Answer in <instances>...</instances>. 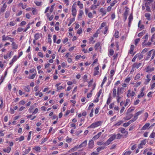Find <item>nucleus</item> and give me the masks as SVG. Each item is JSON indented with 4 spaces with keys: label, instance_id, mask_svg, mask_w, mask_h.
<instances>
[{
    "label": "nucleus",
    "instance_id": "obj_1",
    "mask_svg": "<svg viewBox=\"0 0 155 155\" xmlns=\"http://www.w3.org/2000/svg\"><path fill=\"white\" fill-rule=\"evenodd\" d=\"M102 122L101 121L96 122L92 123L89 127H88L91 128H94L101 125Z\"/></svg>",
    "mask_w": 155,
    "mask_h": 155
},
{
    "label": "nucleus",
    "instance_id": "obj_2",
    "mask_svg": "<svg viewBox=\"0 0 155 155\" xmlns=\"http://www.w3.org/2000/svg\"><path fill=\"white\" fill-rule=\"evenodd\" d=\"M87 140H85L79 146H75L74 148H72L70 150L72 151L75 149H77L78 148H81L83 147H85L87 145Z\"/></svg>",
    "mask_w": 155,
    "mask_h": 155
},
{
    "label": "nucleus",
    "instance_id": "obj_3",
    "mask_svg": "<svg viewBox=\"0 0 155 155\" xmlns=\"http://www.w3.org/2000/svg\"><path fill=\"white\" fill-rule=\"evenodd\" d=\"M142 64V63H140L139 64L137 63H134L132 65V68L131 71H133L135 70V68L138 69L140 67H141Z\"/></svg>",
    "mask_w": 155,
    "mask_h": 155
},
{
    "label": "nucleus",
    "instance_id": "obj_4",
    "mask_svg": "<svg viewBox=\"0 0 155 155\" xmlns=\"http://www.w3.org/2000/svg\"><path fill=\"white\" fill-rule=\"evenodd\" d=\"M116 138V135H112L107 140L105 143V145L107 146L109 144L110 142Z\"/></svg>",
    "mask_w": 155,
    "mask_h": 155
},
{
    "label": "nucleus",
    "instance_id": "obj_5",
    "mask_svg": "<svg viewBox=\"0 0 155 155\" xmlns=\"http://www.w3.org/2000/svg\"><path fill=\"white\" fill-rule=\"evenodd\" d=\"M118 130L119 132H120L122 134H124V136L125 138L127 137L128 134V132L126 131L125 129L122 127H120L118 129Z\"/></svg>",
    "mask_w": 155,
    "mask_h": 155
},
{
    "label": "nucleus",
    "instance_id": "obj_6",
    "mask_svg": "<svg viewBox=\"0 0 155 155\" xmlns=\"http://www.w3.org/2000/svg\"><path fill=\"white\" fill-rule=\"evenodd\" d=\"M124 89L123 87H118L117 88V95H120L123 92Z\"/></svg>",
    "mask_w": 155,
    "mask_h": 155
},
{
    "label": "nucleus",
    "instance_id": "obj_7",
    "mask_svg": "<svg viewBox=\"0 0 155 155\" xmlns=\"http://www.w3.org/2000/svg\"><path fill=\"white\" fill-rule=\"evenodd\" d=\"M77 10L74 5L72 6V14L74 17L76 15Z\"/></svg>",
    "mask_w": 155,
    "mask_h": 155
},
{
    "label": "nucleus",
    "instance_id": "obj_8",
    "mask_svg": "<svg viewBox=\"0 0 155 155\" xmlns=\"http://www.w3.org/2000/svg\"><path fill=\"white\" fill-rule=\"evenodd\" d=\"M146 2L145 3V6L146 7L150 6L151 3L153 1V0H146Z\"/></svg>",
    "mask_w": 155,
    "mask_h": 155
},
{
    "label": "nucleus",
    "instance_id": "obj_9",
    "mask_svg": "<svg viewBox=\"0 0 155 155\" xmlns=\"http://www.w3.org/2000/svg\"><path fill=\"white\" fill-rule=\"evenodd\" d=\"M10 10H7L5 12V18H8L10 15Z\"/></svg>",
    "mask_w": 155,
    "mask_h": 155
},
{
    "label": "nucleus",
    "instance_id": "obj_10",
    "mask_svg": "<svg viewBox=\"0 0 155 155\" xmlns=\"http://www.w3.org/2000/svg\"><path fill=\"white\" fill-rule=\"evenodd\" d=\"M131 90H129L128 91V93L127 94V96L128 97H130V96L133 97L134 96L135 94V93L134 92L132 91L131 93H130Z\"/></svg>",
    "mask_w": 155,
    "mask_h": 155
},
{
    "label": "nucleus",
    "instance_id": "obj_11",
    "mask_svg": "<svg viewBox=\"0 0 155 155\" xmlns=\"http://www.w3.org/2000/svg\"><path fill=\"white\" fill-rule=\"evenodd\" d=\"M143 112V110H141L140 111H139L138 112H137V113L135 114V116L134 117V118L136 120L137 119V117L140 115Z\"/></svg>",
    "mask_w": 155,
    "mask_h": 155
},
{
    "label": "nucleus",
    "instance_id": "obj_12",
    "mask_svg": "<svg viewBox=\"0 0 155 155\" xmlns=\"http://www.w3.org/2000/svg\"><path fill=\"white\" fill-rule=\"evenodd\" d=\"M84 14V12L82 10H80L79 12V14L78 15V19L81 20L82 18V15Z\"/></svg>",
    "mask_w": 155,
    "mask_h": 155
},
{
    "label": "nucleus",
    "instance_id": "obj_13",
    "mask_svg": "<svg viewBox=\"0 0 155 155\" xmlns=\"http://www.w3.org/2000/svg\"><path fill=\"white\" fill-rule=\"evenodd\" d=\"M42 36V35L41 34L36 33L34 35L35 39L37 40L40 37H41Z\"/></svg>",
    "mask_w": 155,
    "mask_h": 155
},
{
    "label": "nucleus",
    "instance_id": "obj_14",
    "mask_svg": "<svg viewBox=\"0 0 155 155\" xmlns=\"http://www.w3.org/2000/svg\"><path fill=\"white\" fill-rule=\"evenodd\" d=\"M7 7V5L5 3H4L0 10L2 12H3L5 11Z\"/></svg>",
    "mask_w": 155,
    "mask_h": 155
},
{
    "label": "nucleus",
    "instance_id": "obj_15",
    "mask_svg": "<svg viewBox=\"0 0 155 155\" xmlns=\"http://www.w3.org/2000/svg\"><path fill=\"white\" fill-rule=\"evenodd\" d=\"M154 70V68H151L150 66H148L146 68V72H151Z\"/></svg>",
    "mask_w": 155,
    "mask_h": 155
},
{
    "label": "nucleus",
    "instance_id": "obj_16",
    "mask_svg": "<svg viewBox=\"0 0 155 155\" xmlns=\"http://www.w3.org/2000/svg\"><path fill=\"white\" fill-rule=\"evenodd\" d=\"M100 12L102 14V15H105L107 12L106 10L104 9V8H101L100 9Z\"/></svg>",
    "mask_w": 155,
    "mask_h": 155
},
{
    "label": "nucleus",
    "instance_id": "obj_17",
    "mask_svg": "<svg viewBox=\"0 0 155 155\" xmlns=\"http://www.w3.org/2000/svg\"><path fill=\"white\" fill-rule=\"evenodd\" d=\"M89 146L90 148H92L94 145V142L93 140H91L89 141Z\"/></svg>",
    "mask_w": 155,
    "mask_h": 155
},
{
    "label": "nucleus",
    "instance_id": "obj_18",
    "mask_svg": "<svg viewBox=\"0 0 155 155\" xmlns=\"http://www.w3.org/2000/svg\"><path fill=\"white\" fill-rule=\"evenodd\" d=\"M11 150V148L8 147L6 148L3 149V150L5 152H7V153H9L10 152Z\"/></svg>",
    "mask_w": 155,
    "mask_h": 155
},
{
    "label": "nucleus",
    "instance_id": "obj_19",
    "mask_svg": "<svg viewBox=\"0 0 155 155\" xmlns=\"http://www.w3.org/2000/svg\"><path fill=\"white\" fill-rule=\"evenodd\" d=\"M10 37L8 36H6L5 35H4L2 36V40L3 41H5L7 40H8Z\"/></svg>",
    "mask_w": 155,
    "mask_h": 155
},
{
    "label": "nucleus",
    "instance_id": "obj_20",
    "mask_svg": "<svg viewBox=\"0 0 155 155\" xmlns=\"http://www.w3.org/2000/svg\"><path fill=\"white\" fill-rule=\"evenodd\" d=\"M150 125V124L149 123H146L142 128V130H145Z\"/></svg>",
    "mask_w": 155,
    "mask_h": 155
},
{
    "label": "nucleus",
    "instance_id": "obj_21",
    "mask_svg": "<svg viewBox=\"0 0 155 155\" xmlns=\"http://www.w3.org/2000/svg\"><path fill=\"white\" fill-rule=\"evenodd\" d=\"M134 49V46L133 45H131L130 49L129 51V53L130 54H132L133 52V51Z\"/></svg>",
    "mask_w": 155,
    "mask_h": 155
},
{
    "label": "nucleus",
    "instance_id": "obj_22",
    "mask_svg": "<svg viewBox=\"0 0 155 155\" xmlns=\"http://www.w3.org/2000/svg\"><path fill=\"white\" fill-rule=\"evenodd\" d=\"M145 16L148 20H150V14L148 13H145Z\"/></svg>",
    "mask_w": 155,
    "mask_h": 155
},
{
    "label": "nucleus",
    "instance_id": "obj_23",
    "mask_svg": "<svg viewBox=\"0 0 155 155\" xmlns=\"http://www.w3.org/2000/svg\"><path fill=\"white\" fill-rule=\"evenodd\" d=\"M116 89L115 87H114L113 89V96L114 97H116Z\"/></svg>",
    "mask_w": 155,
    "mask_h": 155
},
{
    "label": "nucleus",
    "instance_id": "obj_24",
    "mask_svg": "<svg viewBox=\"0 0 155 155\" xmlns=\"http://www.w3.org/2000/svg\"><path fill=\"white\" fill-rule=\"evenodd\" d=\"M125 8H126V9L124 13V16H126V18H127V16L129 12V8L127 7H126Z\"/></svg>",
    "mask_w": 155,
    "mask_h": 155
},
{
    "label": "nucleus",
    "instance_id": "obj_25",
    "mask_svg": "<svg viewBox=\"0 0 155 155\" xmlns=\"http://www.w3.org/2000/svg\"><path fill=\"white\" fill-rule=\"evenodd\" d=\"M148 38V35H146L144 37H143V38L145 39V40H144V41L142 43V44L143 45H145L144 44L146 41H147Z\"/></svg>",
    "mask_w": 155,
    "mask_h": 155
},
{
    "label": "nucleus",
    "instance_id": "obj_26",
    "mask_svg": "<svg viewBox=\"0 0 155 155\" xmlns=\"http://www.w3.org/2000/svg\"><path fill=\"white\" fill-rule=\"evenodd\" d=\"M41 148L39 146L33 148V149L35 150L36 151L39 152L41 150Z\"/></svg>",
    "mask_w": 155,
    "mask_h": 155
},
{
    "label": "nucleus",
    "instance_id": "obj_27",
    "mask_svg": "<svg viewBox=\"0 0 155 155\" xmlns=\"http://www.w3.org/2000/svg\"><path fill=\"white\" fill-rule=\"evenodd\" d=\"M123 122V120H120L119 121L117 122L116 124H114V126H120L121 124H122Z\"/></svg>",
    "mask_w": 155,
    "mask_h": 155
},
{
    "label": "nucleus",
    "instance_id": "obj_28",
    "mask_svg": "<svg viewBox=\"0 0 155 155\" xmlns=\"http://www.w3.org/2000/svg\"><path fill=\"white\" fill-rule=\"evenodd\" d=\"M133 19V16L132 15V14H131L129 17V25L131 23L132 21V20Z\"/></svg>",
    "mask_w": 155,
    "mask_h": 155
},
{
    "label": "nucleus",
    "instance_id": "obj_29",
    "mask_svg": "<svg viewBox=\"0 0 155 155\" xmlns=\"http://www.w3.org/2000/svg\"><path fill=\"white\" fill-rule=\"evenodd\" d=\"M12 48L13 49H16L18 48V45L15 42H13L12 44Z\"/></svg>",
    "mask_w": 155,
    "mask_h": 155
},
{
    "label": "nucleus",
    "instance_id": "obj_30",
    "mask_svg": "<svg viewBox=\"0 0 155 155\" xmlns=\"http://www.w3.org/2000/svg\"><path fill=\"white\" fill-rule=\"evenodd\" d=\"M23 88L24 89V90L27 92H29L30 91V89L29 88V86H28L27 87L24 86Z\"/></svg>",
    "mask_w": 155,
    "mask_h": 155
},
{
    "label": "nucleus",
    "instance_id": "obj_31",
    "mask_svg": "<svg viewBox=\"0 0 155 155\" xmlns=\"http://www.w3.org/2000/svg\"><path fill=\"white\" fill-rule=\"evenodd\" d=\"M137 57H138L139 59L140 60L141 59H142L143 58V54L141 53L140 54H137Z\"/></svg>",
    "mask_w": 155,
    "mask_h": 155
},
{
    "label": "nucleus",
    "instance_id": "obj_32",
    "mask_svg": "<svg viewBox=\"0 0 155 155\" xmlns=\"http://www.w3.org/2000/svg\"><path fill=\"white\" fill-rule=\"evenodd\" d=\"M75 21V18H74L71 19L70 20L69 23L68 24V26H70L71 23L74 22Z\"/></svg>",
    "mask_w": 155,
    "mask_h": 155
},
{
    "label": "nucleus",
    "instance_id": "obj_33",
    "mask_svg": "<svg viewBox=\"0 0 155 155\" xmlns=\"http://www.w3.org/2000/svg\"><path fill=\"white\" fill-rule=\"evenodd\" d=\"M107 79V78L106 76H105L104 77V79L103 80V81L102 83V84H101V87H102L103 85L105 83V82L106 81Z\"/></svg>",
    "mask_w": 155,
    "mask_h": 155
},
{
    "label": "nucleus",
    "instance_id": "obj_34",
    "mask_svg": "<svg viewBox=\"0 0 155 155\" xmlns=\"http://www.w3.org/2000/svg\"><path fill=\"white\" fill-rule=\"evenodd\" d=\"M136 120L134 118V117L131 120H129L127 123L129 125L130 124L134 122Z\"/></svg>",
    "mask_w": 155,
    "mask_h": 155
},
{
    "label": "nucleus",
    "instance_id": "obj_35",
    "mask_svg": "<svg viewBox=\"0 0 155 155\" xmlns=\"http://www.w3.org/2000/svg\"><path fill=\"white\" fill-rule=\"evenodd\" d=\"M122 135L120 134H118L116 135V139H120L122 137Z\"/></svg>",
    "mask_w": 155,
    "mask_h": 155
},
{
    "label": "nucleus",
    "instance_id": "obj_36",
    "mask_svg": "<svg viewBox=\"0 0 155 155\" xmlns=\"http://www.w3.org/2000/svg\"><path fill=\"white\" fill-rule=\"evenodd\" d=\"M153 50H151V51H149V52H148L147 53V58H149L150 57L151 54V52L152 51H153Z\"/></svg>",
    "mask_w": 155,
    "mask_h": 155
},
{
    "label": "nucleus",
    "instance_id": "obj_37",
    "mask_svg": "<svg viewBox=\"0 0 155 155\" xmlns=\"http://www.w3.org/2000/svg\"><path fill=\"white\" fill-rule=\"evenodd\" d=\"M140 74L139 73L137 74L135 77V79L137 80L140 78Z\"/></svg>",
    "mask_w": 155,
    "mask_h": 155
},
{
    "label": "nucleus",
    "instance_id": "obj_38",
    "mask_svg": "<svg viewBox=\"0 0 155 155\" xmlns=\"http://www.w3.org/2000/svg\"><path fill=\"white\" fill-rule=\"evenodd\" d=\"M117 0H114L113 2H112V3H111L110 4V5L111 7H113V6L114 5H115V4L117 3Z\"/></svg>",
    "mask_w": 155,
    "mask_h": 155
},
{
    "label": "nucleus",
    "instance_id": "obj_39",
    "mask_svg": "<svg viewBox=\"0 0 155 155\" xmlns=\"http://www.w3.org/2000/svg\"><path fill=\"white\" fill-rule=\"evenodd\" d=\"M114 53V51L113 49H110L109 51V55L112 56L113 55Z\"/></svg>",
    "mask_w": 155,
    "mask_h": 155
},
{
    "label": "nucleus",
    "instance_id": "obj_40",
    "mask_svg": "<svg viewBox=\"0 0 155 155\" xmlns=\"http://www.w3.org/2000/svg\"><path fill=\"white\" fill-rule=\"evenodd\" d=\"M36 4V5L37 6H40L41 5V2H39L37 1H35L34 2Z\"/></svg>",
    "mask_w": 155,
    "mask_h": 155
},
{
    "label": "nucleus",
    "instance_id": "obj_41",
    "mask_svg": "<svg viewBox=\"0 0 155 155\" xmlns=\"http://www.w3.org/2000/svg\"><path fill=\"white\" fill-rule=\"evenodd\" d=\"M31 150V148L30 147H28V149H26L25 150V154H27L29 153V151Z\"/></svg>",
    "mask_w": 155,
    "mask_h": 155
},
{
    "label": "nucleus",
    "instance_id": "obj_42",
    "mask_svg": "<svg viewBox=\"0 0 155 155\" xmlns=\"http://www.w3.org/2000/svg\"><path fill=\"white\" fill-rule=\"evenodd\" d=\"M119 32L118 31H116L114 34V36L116 38L119 37Z\"/></svg>",
    "mask_w": 155,
    "mask_h": 155
},
{
    "label": "nucleus",
    "instance_id": "obj_43",
    "mask_svg": "<svg viewBox=\"0 0 155 155\" xmlns=\"http://www.w3.org/2000/svg\"><path fill=\"white\" fill-rule=\"evenodd\" d=\"M134 109V108L133 107H130L127 110V112L128 113H130L131 112H132V111H133Z\"/></svg>",
    "mask_w": 155,
    "mask_h": 155
},
{
    "label": "nucleus",
    "instance_id": "obj_44",
    "mask_svg": "<svg viewBox=\"0 0 155 155\" xmlns=\"http://www.w3.org/2000/svg\"><path fill=\"white\" fill-rule=\"evenodd\" d=\"M155 136V132H152L150 136V138H154Z\"/></svg>",
    "mask_w": 155,
    "mask_h": 155
},
{
    "label": "nucleus",
    "instance_id": "obj_45",
    "mask_svg": "<svg viewBox=\"0 0 155 155\" xmlns=\"http://www.w3.org/2000/svg\"><path fill=\"white\" fill-rule=\"evenodd\" d=\"M146 140H143L142 141H141V143H140V144H141V145H142V146H143L144 145H145L146 143Z\"/></svg>",
    "mask_w": 155,
    "mask_h": 155
},
{
    "label": "nucleus",
    "instance_id": "obj_46",
    "mask_svg": "<svg viewBox=\"0 0 155 155\" xmlns=\"http://www.w3.org/2000/svg\"><path fill=\"white\" fill-rule=\"evenodd\" d=\"M148 50V48H144L142 51L141 53L143 54H144V53L145 52H147Z\"/></svg>",
    "mask_w": 155,
    "mask_h": 155
},
{
    "label": "nucleus",
    "instance_id": "obj_47",
    "mask_svg": "<svg viewBox=\"0 0 155 155\" xmlns=\"http://www.w3.org/2000/svg\"><path fill=\"white\" fill-rule=\"evenodd\" d=\"M104 147H99L97 149V152H99L101 150H102V149H104Z\"/></svg>",
    "mask_w": 155,
    "mask_h": 155
},
{
    "label": "nucleus",
    "instance_id": "obj_48",
    "mask_svg": "<svg viewBox=\"0 0 155 155\" xmlns=\"http://www.w3.org/2000/svg\"><path fill=\"white\" fill-rule=\"evenodd\" d=\"M120 95H117V101L118 103H119L120 102V100L121 98V97L119 96Z\"/></svg>",
    "mask_w": 155,
    "mask_h": 155
},
{
    "label": "nucleus",
    "instance_id": "obj_49",
    "mask_svg": "<svg viewBox=\"0 0 155 155\" xmlns=\"http://www.w3.org/2000/svg\"><path fill=\"white\" fill-rule=\"evenodd\" d=\"M131 152L130 151H126L124 153V155H130L131 154Z\"/></svg>",
    "mask_w": 155,
    "mask_h": 155
},
{
    "label": "nucleus",
    "instance_id": "obj_50",
    "mask_svg": "<svg viewBox=\"0 0 155 155\" xmlns=\"http://www.w3.org/2000/svg\"><path fill=\"white\" fill-rule=\"evenodd\" d=\"M130 77H128L125 80V82L127 83H128L130 81Z\"/></svg>",
    "mask_w": 155,
    "mask_h": 155
},
{
    "label": "nucleus",
    "instance_id": "obj_51",
    "mask_svg": "<svg viewBox=\"0 0 155 155\" xmlns=\"http://www.w3.org/2000/svg\"><path fill=\"white\" fill-rule=\"evenodd\" d=\"M17 59V58L16 56H15L14 57L13 59L12 60V63H14L15 61Z\"/></svg>",
    "mask_w": 155,
    "mask_h": 155
},
{
    "label": "nucleus",
    "instance_id": "obj_52",
    "mask_svg": "<svg viewBox=\"0 0 155 155\" xmlns=\"http://www.w3.org/2000/svg\"><path fill=\"white\" fill-rule=\"evenodd\" d=\"M48 138H45L43 139L42 140L41 142V144H42L44 143L47 140Z\"/></svg>",
    "mask_w": 155,
    "mask_h": 155
},
{
    "label": "nucleus",
    "instance_id": "obj_53",
    "mask_svg": "<svg viewBox=\"0 0 155 155\" xmlns=\"http://www.w3.org/2000/svg\"><path fill=\"white\" fill-rule=\"evenodd\" d=\"M38 55L41 58H43L44 57L43 54H42V53L41 52H39L38 53Z\"/></svg>",
    "mask_w": 155,
    "mask_h": 155
},
{
    "label": "nucleus",
    "instance_id": "obj_54",
    "mask_svg": "<svg viewBox=\"0 0 155 155\" xmlns=\"http://www.w3.org/2000/svg\"><path fill=\"white\" fill-rule=\"evenodd\" d=\"M140 41V38H137L135 40V45H137L138 43Z\"/></svg>",
    "mask_w": 155,
    "mask_h": 155
},
{
    "label": "nucleus",
    "instance_id": "obj_55",
    "mask_svg": "<svg viewBox=\"0 0 155 155\" xmlns=\"http://www.w3.org/2000/svg\"><path fill=\"white\" fill-rule=\"evenodd\" d=\"M144 33L145 32H144L142 31L138 34V37L142 36L144 34Z\"/></svg>",
    "mask_w": 155,
    "mask_h": 155
},
{
    "label": "nucleus",
    "instance_id": "obj_56",
    "mask_svg": "<svg viewBox=\"0 0 155 155\" xmlns=\"http://www.w3.org/2000/svg\"><path fill=\"white\" fill-rule=\"evenodd\" d=\"M97 8V5H93L91 7V8L92 10H94Z\"/></svg>",
    "mask_w": 155,
    "mask_h": 155
},
{
    "label": "nucleus",
    "instance_id": "obj_57",
    "mask_svg": "<svg viewBox=\"0 0 155 155\" xmlns=\"http://www.w3.org/2000/svg\"><path fill=\"white\" fill-rule=\"evenodd\" d=\"M99 72L98 71H95L94 72V75L95 76L99 74Z\"/></svg>",
    "mask_w": 155,
    "mask_h": 155
},
{
    "label": "nucleus",
    "instance_id": "obj_58",
    "mask_svg": "<svg viewBox=\"0 0 155 155\" xmlns=\"http://www.w3.org/2000/svg\"><path fill=\"white\" fill-rule=\"evenodd\" d=\"M32 12L33 15H35L36 14V11L35 8H32Z\"/></svg>",
    "mask_w": 155,
    "mask_h": 155
},
{
    "label": "nucleus",
    "instance_id": "obj_59",
    "mask_svg": "<svg viewBox=\"0 0 155 155\" xmlns=\"http://www.w3.org/2000/svg\"><path fill=\"white\" fill-rule=\"evenodd\" d=\"M20 5L21 6L22 8L23 9H25L26 7V5H23L22 3H21Z\"/></svg>",
    "mask_w": 155,
    "mask_h": 155
},
{
    "label": "nucleus",
    "instance_id": "obj_60",
    "mask_svg": "<svg viewBox=\"0 0 155 155\" xmlns=\"http://www.w3.org/2000/svg\"><path fill=\"white\" fill-rule=\"evenodd\" d=\"M114 103H112L110 105H109V108L110 109H112L114 106Z\"/></svg>",
    "mask_w": 155,
    "mask_h": 155
},
{
    "label": "nucleus",
    "instance_id": "obj_61",
    "mask_svg": "<svg viewBox=\"0 0 155 155\" xmlns=\"http://www.w3.org/2000/svg\"><path fill=\"white\" fill-rule=\"evenodd\" d=\"M139 102H140V100L139 99H137V100H136L134 102V105H137L139 103Z\"/></svg>",
    "mask_w": 155,
    "mask_h": 155
},
{
    "label": "nucleus",
    "instance_id": "obj_62",
    "mask_svg": "<svg viewBox=\"0 0 155 155\" xmlns=\"http://www.w3.org/2000/svg\"><path fill=\"white\" fill-rule=\"evenodd\" d=\"M137 55L136 54L135 56L134 57V58H133V59H132V62H135V60L137 58Z\"/></svg>",
    "mask_w": 155,
    "mask_h": 155
},
{
    "label": "nucleus",
    "instance_id": "obj_63",
    "mask_svg": "<svg viewBox=\"0 0 155 155\" xmlns=\"http://www.w3.org/2000/svg\"><path fill=\"white\" fill-rule=\"evenodd\" d=\"M104 143H104L102 141V142H97V144H98V145H100V146L102 145L103 144H104L105 145Z\"/></svg>",
    "mask_w": 155,
    "mask_h": 155
},
{
    "label": "nucleus",
    "instance_id": "obj_64",
    "mask_svg": "<svg viewBox=\"0 0 155 155\" xmlns=\"http://www.w3.org/2000/svg\"><path fill=\"white\" fill-rule=\"evenodd\" d=\"M150 80V79H147V80H146L145 81L144 83V84H147L149 82Z\"/></svg>",
    "mask_w": 155,
    "mask_h": 155
}]
</instances>
